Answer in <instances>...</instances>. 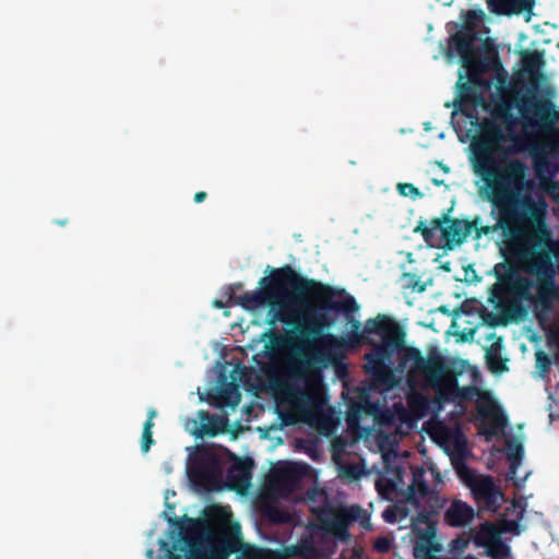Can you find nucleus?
Returning a JSON list of instances; mask_svg holds the SVG:
<instances>
[{
	"mask_svg": "<svg viewBox=\"0 0 559 559\" xmlns=\"http://www.w3.org/2000/svg\"><path fill=\"white\" fill-rule=\"evenodd\" d=\"M168 523L178 526L179 533L166 559H228L242 546L239 525L224 519L169 518Z\"/></svg>",
	"mask_w": 559,
	"mask_h": 559,
	"instance_id": "6",
	"label": "nucleus"
},
{
	"mask_svg": "<svg viewBox=\"0 0 559 559\" xmlns=\"http://www.w3.org/2000/svg\"><path fill=\"white\" fill-rule=\"evenodd\" d=\"M474 518V508L459 499H454L443 514L444 523L451 527H465Z\"/></svg>",
	"mask_w": 559,
	"mask_h": 559,
	"instance_id": "15",
	"label": "nucleus"
},
{
	"mask_svg": "<svg viewBox=\"0 0 559 559\" xmlns=\"http://www.w3.org/2000/svg\"><path fill=\"white\" fill-rule=\"evenodd\" d=\"M418 481H420L418 479V476L417 475H414V484L411 485V488H414L415 487V484L418 486Z\"/></svg>",
	"mask_w": 559,
	"mask_h": 559,
	"instance_id": "50",
	"label": "nucleus"
},
{
	"mask_svg": "<svg viewBox=\"0 0 559 559\" xmlns=\"http://www.w3.org/2000/svg\"><path fill=\"white\" fill-rule=\"evenodd\" d=\"M475 35L471 31H461L451 37L450 46L460 55L464 66H467L473 56Z\"/></svg>",
	"mask_w": 559,
	"mask_h": 559,
	"instance_id": "17",
	"label": "nucleus"
},
{
	"mask_svg": "<svg viewBox=\"0 0 559 559\" xmlns=\"http://www.w3.org/2000/svg\"><path fill=\"white\" fill-rule=\"evenodd\" d=\"M450 211L443 213L440 217L431 219L429 225L440 229L445 246L452 249L453 246H461L466 241L474 228H476L478 218L474 221L451 218L449 215Z\"/></svg>",
	"mask_w": 559,
	"mask_h": 559,
	"instance_id": "9",
	"label": "nucleus"
},
{
	"mask_svg": "<svg viewBox=\"0 0 559 559\" xmlns=\"http://www.w3.org/2000/svg\"><path fill=\"white\" fill-rule=\"evenodd\" d=\"M508 140L502 127L486 119L479 139L472 143V166L483 180L491 204V226L474 228L475 239L501 230L506 250L526 264V271L539 272L545 267L546 255L536 252L546 236V203L535 201L527 191L533 181L527 179V166L519 158H500V146Z\"/></svg>",
	"mask_w": 559,
	"mask_h": 559,
	"instance_id": "1",
	"label": "nucleus"
},
{
	"mask_svg": "<svg viewBox=\"0 0 559 559\" xmlns=\"http://www.w3.org/2000/svg\"><path fill=\"white\" fill-rule=\"evenodd\" d=\"M295 397H296L297 402L302 405H310L313 403V394L306 390H301V389L296 390Z\"/></svg>",
	"mask_w": 559,
	"mask_h": 559,
	"instance_id": "38",
	"label": "nucleus"
},
{
	"mask_svg": "<svg viewBox=\"0 0 559 559\" xmlns=\"http://www.w3.org/2000/svg\"><path fill=\"white\" fill-rule=\"evenodd\" d=\"M510 547L501 539L500 536L492 537V540L486 547V552L493 559H504L510 555Z\"/></svg>",
	"mask_w": 559,
	"mask_h": 559,
	"instance_id": "22",
	"label": "nucleus"
},
{
	"mask_svg": "<svg viewBox=\"0 0 559 559\" xmlns=\"http://www.w3.org/2000/svg\"><path fill=\"white\" fill-rule=\"evenodd\" d=\"M523 448L520 443L509 444L508 448V460L510 466L507 473L508 479H513L516 475V471L522 462Z\"/></svg>",
	"mask_w": 559,
	"mask_h": 559,
	"instance_id": "21",
	"label": "nucleus"
},
{
	"mask_svg": "<svg viewBox=\"0 0 559 559\" xmlns=\"http://www.w3.org/2000/svg\"><path fill=\"white\" fill-rule=\"evenodd\" d=\"M243 287L242 283H234L229 286V290L231 292L230 295L235 296V293L237 290H241Z\"/></svg>",
	"mask_w": 559,
	"mask_h": 559,
	"instance_id": "44",
	"label": "nucleus"
},
{
	"mask_svg": "<svg viewBox=\"0 0 559 559\" xmlns=\"http://www.w3.org/2000/svg\"><path fill=\"white\" fill-rule=\"evenodd\" d=\"M537 251L546 255L545 267L539 272H528L524 262L503 249L507 261L493 266L492 273L497 282L489 289L488 300L496 310L511 317L520 312L523 301L547 309L552 301L559 300V284L555 281L552 263L555 259L559 266V239L551 238L548 227Z\"/></svg>",
	"mask_w": 559,
	"mask_h": 559,
	"instance_id": "4",
	"label": "nucleus"
},
{
	"mask_svg": "<svg viewBox=\"0 0 559 559\" xmlns=\"http://www.w3.org/2000/svg\"><path fill=\"white\" fill-rule=\"evenodd\" d=\"M200 418L202 420V426L200 429H198L194 435L199 438H202L204 436H211V437H215L218 432H219V429L217 427H215L214 425H210L207 423H204V421H215V417L214 416H211L209 415L206 412L204 411H201L200 412Z\"/></svg>",
	"mask_w": 559,
	"mask_h": 559,
	"instance_id": "26",
	"label": "nucleus"
},
{
	"mask_svg": "<svg viewBox=\"0 0 559 559\" xmlns=\"http://www.w3.org/2000/svg\"><path fill=\"white\" fill-rule=\"evenodd\" d=\"M522 69L518 76L521 85L515 95L522 126L536 133L550 132V154L554 159L559 158V127L555 123L559 120V110L555 109L551 102V91L543 84L542 67L544 64L543 52L538 50H525L521 55ZM559 171V162L551 163L550 175Z\"/></svg>",
	"mask_w": 559,
	"mask_h": 559,
	"instance_id": "5",
	"label": "nucleus"
},
{
	"mask_svg": "<svg viewBox=\"0 0 559 559\" xmlns=\"http://www.w3.org/2000/svg\"><path fill=\"white\" fill-rule=\"evenodd\" d=\"M307 466L297 463H286L273 473V480L287 491H292L302 480Z\"/></svg>",
	"mask_w": 559,
	"mask_h": 559,
	"instance_id": "14",
	"label": "nucleus"
},
{
	"mask_svg": "<svg viewBox=\"0 0 559 559\" xmlns=\"http://www.w3.org/2000/svg\"><path fill=\"white\" fill-rule=\"evenodd\" d=\"M214 306L216 308H224L225 305H224V302L222 300H215L214 301Z\"/></svg>",
	"mask_w": 559,
	"mask_h": 559,
	"instance_id": "46",
	"label": "nucleus"
},
{
	"mask_svg": "<svg viewBox=\"0 0 559 559\" xmlns=\"http://www.w3.org/2000/svg\"><path fill=\"white\" fill-rule=\"evenodd\" d=\"M534 0H513L510 7V14L521 13L523 11H531Z\"/></svg>",
	"mask_w": 559,
	"mask_h": 559,
	"instance_id": "33",
	"label": "nucleus"
},
{
	"mask_svg": "<svg viewBox=\"0 0 559 559\" xmlns=\"http://www.w3.org/2000/svg\"><path fill=\"white\" fill-rule=\"evenodd\" d=\"M513 147L514 152H523L525 150L531 152L534 160V168L537 176H540L543 174L544 168H548L549 163L547 160V157L542 154L540 145L532 136L524 135L514 138Z\"/></svg>",
	"mask_w": 559,
	"mask_h": 559,
	"instance_id": "16",
	"label": "nucleus"
},
{
	"mask_svg": "<svg viewBox=\"0 0 559 559\" xmlns=\"http://www.w3.org/2000/svg\"><path fill=\"white\" fill-rule=\"evenodd\" d=\"M437 228H433V226H427L423 221H420L417 226L414 228V233L420 234L424 238V240L429 243L435 238V230Z\"/></svg>",
	"mask_w": 559,
	"mask_h": 559,
	"instance_id": "32",
	"label": "nucleus"
},
{
	"mask_svg": "<svg viewBox=\"0 0 559 559\" xmlns=\"http://www.w3.org/2000/svg\"><path fill=\"white\" fill-rule=\"evenodd\" d=\"M53 224L60 226V227H64L67 224H68V218H63V219H55L53 221Z\"/></svg>",
	"mask_w": 559,
	"mask_h": 559,
	"instance_id": "45",
	"label": "nucleus"
},
{
	"mask_svg": "<svg viewBox=\"0 0 559 559\" xmlns=\"http://www.w3.org/2000/svg\"><path fill=\"white\" fill-rule=\"evenodd\" d=\"M495 536H500L499 532L492 525L486 524L478 533L477 542L486 548Z\"/></svg>",
	"mask_w": 559,
	"mask_h": 559,
	"instance_id": "30",
	"label": "nucleus"
},
{
	"mask_svg": "<svg viewBox=\"0 0 559 559\" xmlns=\"http://www.w3.org/2000/svg\"><path fill=\"white\" fill-rule=\"evenodd\" d=\"M501 341V337L496 338V341L486 349V361L492 372H502L506 370V366L499 355Z\"/></svg>",
	"mask_w": 559,
	"mask_h": 559,
	"instance_id": "19",
	"label": "nucleus"
},
{
	"mask_svg": "<svg viewBox=\"0 0 559 559\" xmlns=\"http://www.w3.org/2000/svg\"><path fill=\"white\" fill-rule=\"evenodd\" d=\"M463 559H477V558L473 555H468V556H465Z\"/></svg>",
	"mask_w": 559,
	"mask_h": 559,
	"instance_id": "51",
	"label": "nucleus"
},
{
	"mask_svg": "<svg viewBox=\"0 0 559 559\" xmlns=\"http://www.w3.org/2000/svg\"><path fill=\"white\" fill-rule=\"evenodd\" d=\"M495 117L499 120H502L504 123L506 130L509 133H513L515 126L519 120L510 112L509 107H501L496 110Z\"/></svg>",
	"mask_w": 559,
	"mask_h": 559,
	"instance_id": "27",
	"label": "nucleus"
},
{
	"mask_svg": "<svg viewBox=\"0 0 559 559\" xmlns=\"http://www.w3.org/2000/svg\"><path fill=\"white\" fill-rule=\"evenodd\" d=\"M433 183H435V185H437V186H439V185H441V183H442V181H439V180H437V179H433Z\"/></svg>",
	"mask_w": 559,
	"mask_h": 559,
	"instance_id": "52",
	"label": "nucleus"
},
{
	"mask_svg": "<svg viewBox=\"0 0 559 559\" xmlns=\"http://www.w3.org/2000/svg\"><path fill=\"white\" fill-rule=\"evenodd\" d=\"M471 488L479 509L492 512L499 509L502 493L490 476L477 478Z\"/></svg>",
	"mask_w": 559,
	"mask_h": 559,
	"instance_id": "12",
	"label": "nucleus"
},
{
	"mask_svg": "<svg viewBox=\"0 0 559 559\" xmlns=\"http://www.w3.org/2000/svg\"><path fill=\"white\" fill-rule=\"evenodd\" d=\"M513 0H487L491 12L499 15H510V7Z\"/></svg>",
	"mask_w": 559,
	"mask_h": 559,
	"instance_id": "29",
	"label": "nucleus"
},
{
	"mask_svg": "<svg viewBox=\"0 0 559 559\" xmlns=\"http://www.w3.org/2000/svg\"><path fill=\"white\" fill-rule=\"evenodd\" d=\"M419 518L427 524L425 528L414 527L415 543L413 555L415 559L437 558L435 552L441 550L440 544L436 540V527L429 522L428 516L420 514Z\"/></svg>",
	"mask_w": 559,
	"mask_h": 559,
	"instance_id": "11",
	"label": "nucleus"
},
{
	"mask_svg": "<svg viewBox=\"0 0 559 559\" xmlns=\"http://www.w3.org/2000/svg\"><path fill=\"white\" fill-rule=\"evenodd\" d=\"M399 509L396 507L388 508L383 512V519L388 523H395L397 521V513Z\"/></svg>",
	"mask_w": 559,
	"mask_h": 559,
	"instance_id": "41",
	"label": "nucleus"
},
{
	"mask_svg": "<svg viewBox=\"0 0 559 559\" xmlns=\"http://www.w3.org/2000/svg\"><path fill=\"white\" fill-rule=\"evenodd\" d=\"M373 547L379 552H388L391 549V540L388 537H378Z\"/></svg>",
	"mask_w": 559,
	"mask_h": 559,
	"instance_id": "39",
	"label": "nucleus"
},
{
	"mask_svg": "<svg viewBox=\"0 0 559 559\" xmlns=\"http://www.w3.org/2000/svg\"><path fill=\"white\" fill-rule=\"evenodd\" d=\"M418 481H420L418 479V476L417 475H414V484L411 485V488H414L415 487V484L418 486Z\"/></svg>",
	"mask_w": 559,
	"mask_h": 559,
	"instance_id": "49",
	"label": "nucleus"
},
{
	"mask_svg": "<svg viewBox=\"0 0 559 559\" xmlns=\"http://www.w3.org/2000/svg\"><path fill=\"white\" fill-rule=\"evenodd\" d=\"M549 193H550L551 200L554 202L552 213H554V215H559V181L558 180H551L550 186H549Z\"/></svg>",
	"mask_w": 559,
	"mask_h": 559,
	"instance_id": "34",
	"label": "nucleus"
},
{
	"mask_svg": "<svg viewBox=\"0 0 559 559\" xmlns=\"http://www.w3.org/2000/svg\"><path fill=\"white\" fill-rule=\"evenodd\" d=\"M359 510L358 506L336 508L325 503L314 508L312 513L316 515L320 531L332 534L340 540H345L349 536L348 527L357 520Z\"/></svg>",
	"mask_w": 559,
	"mask_h": 559,
	"instance_id": "8",
	"label": "nucleus"
},
{
	"mask_svg": "<svg viewBox=\"0 0 559 559\" xmlns=\"http://www.w3.org/2000/svg\"><path fill=\"white\" fill-rule=\"evenodd\" d=\"M407 276V284L409 287H412L414 290L421 293L425 290L426 286L424 284H420L418 277L415 274H406Z\"/></svg>",
	"mask_w": 559,
	"mask_h": 559,
	"instance_id": "40",
	"label": "nucleus"
},
{
	"mask_svg": "<svg viewBox=\"0 0 559 559\" xmlns=\"http://www.w3.org/2000/svg\"><path fill=\"white\" fill-rule=\"evenodd\" d=\"M502 316L496 314L493 312L486 311L481 314L483 320L490 326H497L500 324H506L509 320L513 319L518 313L512 314L511 317L504 314L500 311Z\"/></svg>",
	"mask_w": 559,
	"mask_h": 559,
	"instance_id": "28",
	"label": "nucleus"
},
{
	"mask_svg": "<svg viewBox=\"0 0 559 559\" xmlns=\"http://www.w3.org/2000/svg\"><path fill=\"white\" fill-rule=\"evenodd\" d=\"M346 320L350 325V330L346 336V340L343 338L345 341V347H356L361 344L370 343V340L368 338L370 334L365 332V326L361 330V323L354 319L353 314H350L349 318H346Z\"/></svg>",
	"mask_w": 559,
	"mask_h": 559,
	"instance_id": "18",
	"label": "nucleus"
},
{
	"mask_svg": "<svg viewBox=\"0 0 559 559\" xmlns=\"http://www.w3.org/2000/svg\"><path fill=\"white\" fill-rule=\"evenodd\" d=\"M429 491V488H428V485L424 481V480H420L418 481V492L421 497H425Z\"/></svg>",
	"mask_w": 559,
	"mask_h": 559,
	"instance_id": "42",
	"label": "nucleus"
},
{
	"mask_svg": "<svg viewBox=\"0 0 559 559\" xmlns=\"http://www.w3.org/2000/svg\"><path fill=\"white\" fill-rule=\"evenodd\" d=\"M221 472L219 460L213 452L204 451L195 456L191 469V478L199 484H212Z\"/></svg>",
	"mask_w": 559,
	"mask_h": 559,
	"instance_id": "13",
	"label": "nucleus"
},
{
	"mask_svg": "<svg viewBox=\"0 0 559 559\" xmlns=\"http://www.w3.org/2000/svg\"><path fill=\"white\" fill-rule=\"evenodd\" d=\"M549 417L551 421L555 419V415L552 413L549 414Z\"/></svg>",
	"mask_w": 559,
	"mask_h": 559,
	"instance_id": "53",
	"label": "nucleus"
},
{
	"mask_svg": "<svg viewBox=\"0 0 559 559\" xmlns=\"http://www.w3.org/2000/svg\"><path fill=\"white\" fill-rule=\"evenodd\" d=\"M206 197H207L206 192L199 191V192H197L194 194L193 200H194L195 203H201V202H203L206 199Z\"/></svg>",
	"mask_w": 559,
	"mask_h": 559,
	"instance_id": "43",
	"label": "nucleus"
},
{
	"mask_svg": "<svg viewBox=\"0 0 559 559\" xmlns=\"http://www.w3.org/2000/svg\"><path fill=\"white\" fill-rule=\"evenodd\" d=\"M365 332L381 337V344L373 347L372 353L366 355L367 372L376 382L392 385V373L386 360L394 352L403 349L401 364L408 367V381L423 378L426 388H431L438 395L454 390L455 378L450 374L443 357L436 349L427 357L413 346L405 347V332L397 321L385 314H378L365 322Z\"/></svg>",
	"mask_w": 559,
	"mask_h": 559,
	"instance_id": "3",
	"label": "nucleus"
},
{
	"mask_svg": "<svg viewBox=\"0 0 559 559\" xmlns=\"http://www.w3.org/2000/svg\"><path fill=\"white\" fill-rule=\"evenodd\" d=\"M455 469L457 472V475L468 481V484H473L476 479L474 478V472L471 467H468L465 463L456 464Z\"/></svg>",
	"mask_w": 559,
	"mask_h": 559,
	"instance_id": "35",
	"label": "nucleus"
},
{
	"mask_svg": "<svg viewBox=\"0 0 559 559\" xmlns=\"http://www.w3.org/2000/svg\"><path fill=\"white\" fill-rule=\"evenodd\" d=\"M453 544H454V545H455V544H460L462 547L466 546V542H465V540H461V539H459V538H457V539H455V540H453Z\"/></svg>",
	"mask_w": 559,
	"mask_h": 559,
	"instance_id": "47",
	"label": "nucleus"
},
{
	"mask_svg": "<svg viewBox=\"0 0 559 559\" xmlns=\"http://www.w3.org/2000/svg\"><path fill=\"white\" fill-rule=\"evenodd\" d=\"M477 413L483 419H488L489 424L486 426L484 421L480 425V433L488 440L497 436L507 425V417L503 414L499 404L491 399L488 394L481 396L477 403Z\"/></svg>",
	"mask_w": 559,
	"mask_h": 559,
	"instance_id": "10",
	"label": "nucleus"
},
{
	"mask_svg": "<svg viewBox=\"0 0 559 559\" xmlns=\"http://www.w3.org/2000/svg\"><path fill=\"white\" fill-rule=\"evenodd\" d=\"M521 518L522 516H520L519 519H515V520H503L502 525H501L502 532L519 535L521 533V527H520Z\"/></svg>",
	"mask_w": 559,
	"mask_h": 559,
	"instance_id": "37",
	"label": "nucleus"
},
{
	"mask_svg": "<svg viewBox=\"0 0 559 559\" xmlns=\"http://www.w3.org/2000/svg\"><path fill=\"white\" fill-rule=\"evenodd\" d=\"M272 519H274V520H275V521H277V522H282V521H283V520H282V519H280V518H276V519H275L274 516H272Z\"/></svg>",
	"mask_w": 559,
	"mask_h": 559,
	"instance_id": "54",
	"label": "nucleus"
},
{
	"mask_svg": "<svg viewBox=\"0 0 559 559\" xmlns=\"http://www.w3.org/2000/svg\"><path fill=\"white\" fill-rule=\"evenodd\" d=\"M348 423L349 424L352 423V416L350 415L348 416Z\"/></svg>",
	"mask_w": 559,
	"mask_h": 559,
	"instance_id": "56",
	"label": "nucleus"
},
{
	"mask_svg": "<svg viewBox=\"0 0 559 559\" xmlns=\"http://www.w3.org/2000/svg\"><path fill=\"white\" fill-rule=\"evenodd\" d=\"M460 88H461L462 91H468V90H469V86H468V84H467V83H463V84H460Z\"/></svg>",
	"mask_w": 559,
	"mask_h": 559,
	"instance_id": "48",
	"label": "nucleus"
},
{
	"mask_svg": "<svg viewBox=\"0 0 559 559\" xmlns=\"http://www.w3.org/2000/svg\"><path fill=\"white\" fill-rule=\"evenodd\" d=\"M495 337H496V334H495V333H492V334H490V335H489V337H488V338H495Z\"/></svg>",
	"mask_w": 559,
	"mask_h": 559,
	"instance_id": "55",
	"label": "nucleus"
},
{
	"mask_svg": "<svg viewBox=\"0 0 559 559\" xmlns=\"http://www.w3.org/2000/svg\"><path fill=\"white\" fill-rule=\"evenodd\" d=\"M310 282L304 293L296 288L289 292L290 299L304 309V324L297 328L301 346L309 350L302 353L287 367V377L295 381L312 385L321 381V369L326 361L345 348V341L332 333L323 334L334 320L330 311L349 318L358 311L359 306L344 288H336L314 278L302 276Z\"/></svg>",
	"mask_w": 559,
	"mask_h": 559,
	"instance_id": "2",
	"label": "nucleus"
},
{
	"mask_svg": "<svg viewBox=\"0 0 559 559\" xmlns=\"http://www.w3.org/2000/svg\"><path fill=\"white\" fill-rule=\"evenodd\" d=\"M156 416H157V411L155 408H150L147 411V418L143 425L142 442H141V449L144 453L148 452L152 444H154V442H155L153 439L152 429L155 425L154 418Z\"/></svg>",
	"mask_w": 559,
	"mask_h": 559,
	"instance_id": "20",
	"label": "nucleus"
},
{
	"mask_svg": "<svg viewBox=\"0 0 559 559\" xmlns=\"http://www.w3.org/2000/svg\"><path fill=\"white\" fill-rule=\"evenodd\" d=\"M397 191L401 195L421 197L423 193L413 183H399Z\"/></svg>",
	"mask_w": 559,
	"mask_h": 559,
	"instance_id": "36",
	"label": "nucleus"
},
{
	"mask_svg": "<svg viewBox=\"0 0 559 559\" xmlns=\"http://www.w3.org/2000/svg\"><path fill=\"white\" fill-rule=\"evenodd\" d=\"M241 559H284V558L269 549L247 547L241 551Z\"/></svg>",
	"mask_w": 559,
	"mask_h": 559,
	"instance_id": "25",
	"label": "nucleus"
},
{
	"mask_svg": "<svg viewBox=\"0 0 559 559\" xmlns=\"http://www.w3.org/2000/svg\"><path fill=\"white\" fill-rule=\"evenodd\" d=\"M536 358V372L538 377L547 381L549 379L550 366L552 364L550 356L544 350H537L535 353Z\"/></svg>",
	"mask_w": 559,
	"mask_h": 559,
	"instance_id": "23",
	"label": "nucleus"
},
{
	"mask_svg": "<svg viewBox=\"0 0 559 559\" xmlns=\"http://www.w3.org/2000/svg\"><path fill=\"white\" fill-rule=\"evenodd\" d=\"M549 343L554 346V359L555 362H559V322L554 321L552 328L549 335Z\"/></svg>",
	"mask_w": 559,
	"mask_h": 559,
	"instance_id": "31",
	"label": "nucleus"
},
{
	"mask_svg": "<svg viewBox=\"0 0 559 559\" xmlns=\"http://www.w3.org/2000/svg\"><path fill=\"white\" fill-rule=\"evenodd\" d=\"M309 283L287 264L272 269L269 276L260 278L258 289L240 296L229 295V300L249 311L267 305L270 306L269 324L274 325L277 321L290 323V313L284 302V299L289 296L288 289L292 292L293 288H296L299 293H304V286Z\"/></svg>",
	"mask_w": 559,
	"mask_h": 559,
	"instance_id": "7",
	"label": "nucleus"
},
{
	"mask_svg": "<svg viewBox=\"0 0 559 559\" xmlns=\"http://www.w3.org/2000/svg\"><path fill=\"white\" fill-rule=\"evenodd\" d=\"M218 396L222 404L230 406H237L241 397L238 388L233 383L224 386L219 391Z\"/></svg>",
	"mask_w": 559,
	"mask_h": 559,
	"instance_id": "24",
	"label": "nucleus"
}]
</instances>
